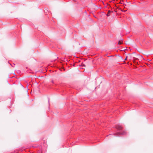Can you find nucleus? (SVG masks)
<instances>
[{
	"label": "nucleus",
	"mask_w": 153,
	"mask_h": 153,
	"mask_svg": "<svg viewBox=\"0 0 153 153\" xmlns=\"http://www.w3.org/2000/svg\"><path fill=\"white\" fill-rule=\"evenodd\" d=\"M126 134V132H125V131H123L121 133V134L122 135H124V134Z\"/></svg>",
	"instance_id": "obj_4"
},
{
	"label": "nucleus",
	"mask_w": 153,
	"mask_h": 153,
	"mask_svg": "<svg viewBox=\"0 0 153 153\" xmlns=\"http://www.w3.org/2000/svg\"><path fill=\"white\" fill-rule=\"evenodd\" d=\"M127 59H128V58H127V56H126V58L125 59V60H127Z\"/></svg>",
	"instance_id": "obj_5"
},
{
	"label": "nucleus",
	"mask_w": 153,
	"mask_h": 153,
	"mask_svg": "<svg viewBox=\"0 0 153 153\" xmlns=\"http://www.w3.org/2000/svg\"><path fill=\"white\" fill-rule=\"evenodd\" d=\"M122 43H123L122 40H120L118 42V44L119 45H120L122 44Z\"/></svg>",
	"instance_id": "obj_2"
},
{
	"label": "nucleus",
	"mask_w": 153,
	"mask_h": 153,
	"mask_svg": "<svg viewBox=\"0 0 153 153\" xmlns=\"http://www.w3.org/2000/svg\"><path fill=\"white\" fill-rule=\"evenodd\" d=\"M133 57L132 55L131 54H128L127 56V58H128L129 60H131Z\"/></svg>",
	"instance_id": "obj_1"
},
{
	"label": "nucleus",
	"mask_w": 153,
	"mask_h": 153,
	"mask_svg": "<svg viewBox=\"0 0 153 153\" xmlns=\"http://www.w3.org/2000/svg\"><path fill=\"white\" fill-rule=\"evenodd\" d=\"M111 12H112L110 10H109L108 11V12L107 14V16H109L110 15V13H111Z\"/></svg>",
	"instance_id": "obj_3"
},
{
	"label": "nucleus",
	"mask_w": 153,
	"mask_h": 153,
	"mask_svg": "<svg viewBox=\"0 0 153 153\" xmlns=\"http://www.w3.org/2000/svg\"><path fill=\"white\" fill-rule=\"evenodd\" d=\"M121 10L122 11H124V12H125V11H126V10Z\"/></svg>",
	"instance_id": "obj_6"
},
{
	"label": "nucleus",
	"mask_w": 153,
	"mask_h": 153,
	"mask_svg": "<svg viewBox=\"0 0 153 153\" xmlns=\"http://www.w3.org/2000/svg\"><path fill=\"white\" fill-rule=\"evenodd\" d=\"M135 61V60L134 59V62Z\"/></svg>",
	"instance_id": "obj_7"
}]
</instances>
